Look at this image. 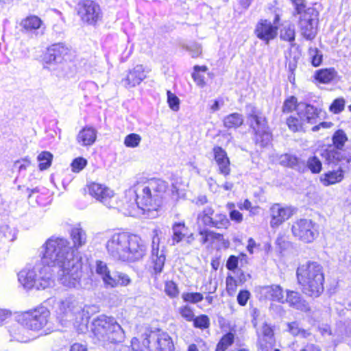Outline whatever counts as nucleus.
<instances>
[{
  "mask_svg": "<svg viewBox=\"0 0 351 351\" xmlns=\"http://www.w3.org/2000/svg\"><path fill=\"white\" fill-rule=\"evenodd\" d=\"M295 6L294 16L298 19V25L302 31V34L306 38L307 32V8L306 0H292Z\"/></svg>",
  "mask_w": 351,
  "mask_h": 351,
  "instance_id": "obj_18",
  "label": "nucleus"
},
{
  "mask_svg": "<svg viewBox=\"0 0 351 351\" xmlns=\"http://www.w3.org/2000/svg\"><path fill=\"white\" fill-rule=\"evenodd\" d=\"M97 130L92 127H85L81 130L77 137V142L82 146H90L96 141Z\"/></svg>",
  "mask_w": 351,
  "mask_h": 351,
  "instance_id": "obj_20",
  "label": "nucleus"
},
{
  "mask_svg": "<svg viewBox=\"0 0 351 351\" xmlns=\"http://www.w3.org/2000/svg\"><path fill=\"white\" fill-rule=\"evenodd\" d=\"M311 228H308V242L315 240L319 236V226L310 221Z\"/></svg>",
  "mask_w": 351,
  "mask_h": 351,
  "instance_id": "obj_58",
  "label": "nucleus"
},
{
  "mask_svg": "<svg viewBox=\"0 0 351 351\" xmlns=\"http://www.w3.org/2000/svg\"><path fill=\"white\" fill-rule=\"evenodd\" d=\"M141 141L140 135L134 133L130 134L125 137L124 144L128 147H136Z\"/></svg>",
  "mask_w": 351,
  "mask_h": 351,
  "instance_id": "obj_45",
  "label": "nucleus"
},
{
  "mask_svg": "<svg viewBox=\"0 0 351 351\" xmlns=\"http://www.w3.org/2000/svg\"><path fill=\"white\" fill-rule=\"evenodd\" d=\"M345 100L343 98H338L334 100L330 106V110L332 112L337 114L344 109Z\"/></svg>",
  "mask_w": 351,
  "mask_h": 351,
  "instance_id": "obj_54",
  "label": "nucleus"
},
{
  "mask_svg": "<svg viewBox=\"0 0 351 351\" xmlns=\"http://www.w3.org/2000/svg\"><path fill=\"white\" fill-rule=\"evenodd\" d=\"M146 77L144 72V68L142 65H136L133 69L130 70L125 78L121 80L124 87L131 88L141 82Z\"/></svg>",
  "mask_w": 351,
  "mask_h": 351,
  "instance_id": "obj_17",
  "label": "nucleus"
},
{
  "mask_svg": "<svg viewBox=\"0 0 351 351\" xmlns=\"http://www.w3.org/2000/svg\"><path fill=\"white\" fill-rule=\"evenodd\" d=\"M89 194L108 208L114 207V193L109 187L99 183H92L88 186Z\"/></svg>",
  "mask_w": 351,
  "mask_h": 351,
  "instance_id": "obj_11",
  "label": "nucleus"
},
{
  "mask_svg": "<svg viewBox=\"0 0 351 351\" xmlns=\"http://www.w3.org/2000/svg\"><path fill=\"white\" fill-rule=\"evenodd\" d=\"M165 291L171 298H176L179 293L177 285L173 281L166 282Z\"/></svg>",
  "mask_w": 351,
  "mask_h": 351,
  "instance_id": "obj_50",
  "label": "nucleus"
},
{
  "mask_svg": "<svg viewBox=\"0 0 351 351\" xmlns=\"http://www.w3.org/2000/svg\"><path fill=\"white\" fill-rule=\"evenodd\" d=\"M295 212L296 208L293 206H282L280 204H273L269 209L271 227L273 228L278 227L293 216Z\"/></svg>",
  "mask_w": 351,
  "mask_h": 351,
  "instance_id": "obj_12",
  "label": "nucleus"
},
{
  "mask_svg": "<svg viewBox=\"0 0 351 351\" xmlns=\"http://www.w3.org/2000/svg\"><path fill=\"white\" fill-rule=\"evenodd\" d=\"M285 302L289 303L290 306L298 309H302L304 306L300 294L293 291H287V297L285 298Z\"/></svg>",
  "mask_w": 351,
  "mask_h": 351,
  "instance_id": "obj_37",
  "label": "nucleus"
},
{
  "mask_svg": "<svg viewBox=\"0 0 351 351\" xmlns=\"http://www.w3.org/2000/svg\"><path fill=\"white\" fill-rule=\"evenodd\" d=\"M293 110H296L298 112L307 111V104L300 103L297 104V99L292 96L285 101L282 111L288 113Z\"/></svg>",
  "mask_w": 351,
  "mask_h": 351,
  "instance_id": "obj_28",
  "label": "nucleus"
},
{
  "mask_svg": "<svg viewBox=\"0 0 351 351\" xmlns=\"http://www.w3.org/2000/svg\"><path fill=\"white\" fill-rule=\"evenodd\" d=\"M297 278L299 284L305 287L307 283V271L304 266L299 267L297 270Z\"/></svg>",
  "mask_w": 351,
  "mask_h": 351,
  "instance_id": "obj_56",
  "label": "nucleus"
},
{
  "mask_svg": "<svg viewBox=\"0 0 351 351\" xmlns=\"http://www.w3.org/2000/svg\"><path fill=\"white\" fill-rule=\"evenodd\" d=\"M298 117H290L287 121L289 128L293 132L298 131L307 122V111L298 112Z\"/></svg>",
  "mask_w": 351,
  "mask_h": 351,
  "instance_id": "obj_27",
  "label": "nucleus"
},
{
  "mask_svg": "<svg viewBox=\"0 0 351 351\" xmlns=\"http://www.w3.org/2000/svg\"><path fill=\"white\" fill-rule=\"evenodd\" d=\"M49 316L50 312L46 307L39 306L24 313L19 322L27 329L38 331L47 325Z\"/></svg>",
  "mask_w": 351,
  "mask_h": 351,
  "instance_id": "obj_6",
  "label": "nucleus"
},
{
  "mask_svg": "<svg viewBox=\"0 0 351 351\" xmlns=\"http://www.w3.org/2000/svg\"><path fill=\"white\" fill-rule=\"evenodd\" d=\"M95 271L97 274H98L101 278L104 285L108 287V281L110 278H112V275L110 274V271L107 266V264L102 261H96Z\"/></svg>",
  "mask_w": 351,
  "mask_h": 351,
  "instance_id": "obj_32",
  "label": "nucleus"
},
{
  "mask_svg": "<svg viewBox=\"0 0 351 351\" xmlns=\"http://www.w3.org/2000/svg\"><path fill=\"white\" fill-rule=\"evenodd\" d=\"M179 313L181 316L186 321H192L194 319V313L193 309L189 306H184L179 308Z\"/></svg>",
  "mask_w": 351,
  "mask_h": 351,
  "instance_id": "obj_55",
  "label": "nucleus"
},
{
  "mask_svg": "<svg viewBox=\"0 0 351 351\" xmlns=\"http://www.w3.org/2000/svg\"><path fill=\"white\" fill-rule=\"evenodd\" d=\"M70 351H87V346L82 343H73L70 346Z\"/></svg>",
  "mask_w": 351,
  "mask_h": 351,
  "instance_id": "obj_63",
  "label": "nucleus"
},
{
  "mask_svg": "<svg viewBox=\"0 0 351 351\" xmlns=\"http://www.w3.org/2000/svg\"><path fill=\"white\" fill-rule=\"evenodd\" d=\"M308 55L312 57L311 64L314 66H318L322 62V54L317 49L308 50Z\"/></svg>",
  "mask_w": 351,
  "mask_h": 351,
  "instance_id": "obj_52",
  "label": "nucleus"
},
{
  "mask_svg": "<svg viewBox=\"0 0 351 351\" xmlns=\"http://www.w3.org/2000/svg\"><path fill=\"white\" fill-rule=\"evenodd\" d=\"M324 275L322 266L308 263V296L317 298L324 291Z\"/></svg>",
  "mask_w": 351,
  "mask_h": 351,
  "instance_id": "obj_10",
  "label": "nucleus"
},
{
  "mask_svg": "<svg viewBox=\"0 0 351 351\" xmlns=\"http://www.w3.org/2000/svg\"><path fill=\"white\" fill-rule=\"evenodd\" d=\"M70 234L73 243L72 249L75 248L77 250L86 243L87 237L86 232L80 226L72 228Z\"/></svg>",
  "mask_w": 351,
  "mask_h": 351,
  "instance_id": "obj_23",
  "label": "nucleus"
},
{
  "mask_svg": "<svg viewBox=\"0 0 351 351\" xmlns=\"http://www.w3.org/2000/svg\"><path fill=\"white\" fill-rule=\"evenodd\" d=\"M322 169V164L321 161L317 158L313 157L308 159V169L313 173H318Z\"/></svg>",
  "mask_w": 351,
  "mask_h": 351,
  "instance_id": "obj_51",
  "label": "nucleus"
},
{
  "mask_svg": "<svg viewBox=\"0 0 351 351\" xmlns=\"http://www.w3.org/2000/svg\"><path fill=\"white\" fill-rule=\"evenodd\" d=\"M279 160L280 165L291 167L299 171L304 172L307 167V165L304 161H301L297 157L289 154L281 155Z\"/></svg>",
  "mask_w": 351,
  "mask_h": 351,
  "instance_id": "obj_21",
  "label": "nucleus"
},
{
  "mask_svg": "<svg viewBox=\"0 0 351 351\" xmlns=\"http://www.w3.org/2000/svg\"><path fill=\"white\" fill-rule=\"evenodd\" d=\"M197 223L209 228L217 229L228 228L230 221L225 214L215 213L210 206H206L197 214Z\"/></svg>",
  "mask_w": 351,
  "mask_h": 351,
  "instance_id": "obj_7",
  "label": "nucleus"
},
{
  "mask_svg": "<svg viewBox=\"0 0 351 351\" xmlns=\"http://www.w3.org/2000/svg\"><path fill=\"white\" fill-rule=\"evenodd\" d=\"M238 264L239 258L234 255H231L227 261L226 267L230 271H234L237 268Z\"/></svg>",
  "mask_w": 351,
  "mask_h": 351,
  "instance_id": "obj_60",
  "label": "nucleus"
},
{
  "mask_svg": "<svg viewBox=\"0 0 351 351\" xmlns=\"http://www.w3.org/2000/svg\"><path fill=\"white\" fill-rule=\"evenodd\" d=\"M53 269L37 265L32 269H24L18 274L19 281L27 289H45L54 283Z\"/></svg>",
  "mask_w": 351,
  "mask_h": 351,
  "instance_id": "obj_5",
  "label": "nucleus"
},
{
  "mask_svg": "<svg viewBox=\"0 0 351 351\" xmlns=\"http://www.w3.org/2000/svg\"><path fill=\"white\" fill-rule=\"evenodd\" d=\"M82 304L74 296H69L61 302L58 318L62 326L73 322L82 311Z\"/></svg>",
  "mask_w": 351,
  "mask_h": 351,
  "instance_id": "obj_9",
  "label": "nucleus"
},
{
  "mask_svg": "<svg viewBox=\"0 0 351 351\" xmlns=\"http://www.w3.org/2000/svg\"><path fill=\"white\" fill-rule=\"evenodd\" d=\"M186 49L191 53L193 58L198 57L202 53V47L198 44H194L190 47H187Z\"/></svg>",
  "mask_w": 351,
  "mask_h": 351,
  "instance_id": "obj_61",
  "label": "nucleus"
},
{
  "mask_svg": "<svg viewBox=\"0 0 351 351\" xmlns=\"http://www.w3.org/2000/svg\"><path fill=\"white\" fill-rule=\"evenodd\" d=\"M308 26L311 27V30L308 29V39H311L315 37L317 33V28L319 23V12L315 8H308Z\"/></svg>",
  "mask_w": 351,
  "mask_h": 351,
  "instance_id": "obj_31",
  "label": "nucleus"
},
{
  "mask_svg": "<svg viewBox=\"0 0 351 351\" xmlns=\"http://www.w3.org/2000/svg\"><path fill=\"white\" fill-rule=\"evenodd\" d=\"M249 108L250 111L248 114L247 119L250 126L254 133L259 132L263 129H268L266 118L262 116L255 107L250 106Z\"/></svg>",
  "mask_w": 351,
  "mask_h": 351,
  "instance_id": "obj_19",
  "label": "nucleus"
},
{
  "mask_svg": "<svg viewBox=\"0 0 351 351\" xmlns=\"http://www.w3.org/2000/svg\"><path fill=\"white\" fill-rule=\"evenodd\" d=\"M234 342V335L228 332L223 336L217 346L215 351H225Z\"/></svg>",
  "mask_w": 351,
  "mask_h": 351,
  "instance_id": "obj_43",
  "label": "nucleus"
},
{
  "mask_svg": "<svg viewBox=\"0 0 351 351\" xmlns=\"http://www.w3.org/2000/svg\"><path fill=\"white\" fill-rule=\"evenodd\" d=\"M237 287L235 279L232 276H228L226 278V289L229 292L230 291H234Z\"/></svg>",
  "mask_w": 351,
  "mask_h": 351,
  "instance_id": "obj_62",
  "label": "nucleus"
},
{
  "mask_svg": "<svg viewBox=\"0 0 351 351\" xmlns=\"http://www.w3.org/2000/svg\"><path fill=\"white\" fill-rule=\"evenodd\" d=\"M293 235L301 240H306L307 238V221L301 219L296 221L292 226Z\"/></svg>",
  "mask_w": 351,
  "mask_h": 351,
  "instance_id": "obj_29",
  "label": "nucleus"
},
{
  "mask_svg": "<svg viewBox=\"0 0 351 351\" xmlns=\"http://www.w3.org/2000/svg\"><path fill=\"white\" fill-rule=\"evenodd\" d=\"M37 159L40 162L39 169L42 171L45 170L51 166L53 155L47 151L42 152L38 156Z\"/></svg>",
  "mask_w": 351,
  "mask_h": 351,
  "instance_id": "obj_42",
  "label": "nucleus"
},
{
  "mask_svg": "<svg viewBox=\"0 0 351 351\" xmlns=\"http://www.w3.org/2000/svg\"><path fill=\"white\" fill-rule=\"evenodd\" d=\"M256 36L268 43L277 36V27L267 20H261L255 29Z\"/></svg>",
  "mask_w": 351,
  "mask_h": 351,
  "instance_id": "obj_16",
  "label": "nucleus"
},
{
  "mask_svg": "<svg viewBox=\"0 0 351 351\" xmlns=\"http://www.w3.org/2000/svg\"><path fill=\"white\" fill-rule=\"evenodd\" d=\"M258 346L263 351H269L273 349L275 343L274 331L267 323H264L261 328L257 330Z\"/></svg>",
  "mask_w": 351,
  "mask_h": 351,
  "instance_id": "obj_14",
  "label": "nucleus"
},
{
  "mask_svg": "<svg viewBox=\"0 0 351 351\" xmlns=\"http://www.w3.org/2000/svg\"><path fill=\"white\" fill-rule=\"evenodd\" d=\"M91 330L94 336L104 346L107 343H117L124 338V332L121 326L113 317L101 315L94 319Z\"/></svg>",
  "mask_w": 351,
  "mask_h": 351,
  "instance_id": "obj_4",
  "label": "nucleus"
},
{
  "mask_svg": "<svg viewBox=\"0 0 351 351\" xmlns=\"http://www.w3.org/2000/svg\"><path fill=\"white\" fill-rule=\"evenodd\" d=\"M263 289L265 290L266 293L268 294L272 300L285 303L283 290L280 285H272L271 286H266Z\"/></svg>",
  "mask_w": 351,
  "mask_h": 351,
  "instance_id": "obj_30",
  "label": "nucleus"
},
{
  "mask_svg": "<svg viewBox=\"0 0 351 351\" xmlns=\"http://www.w3.org/2000/svg\"><path fill=\"white\" fill-rule=\"evenodd\" d=\"M199 234L201 236L200 242L202 245L215 240H220L222 235L208 229L199 230Z\"/></svg>",
  "mask_w": 351,
  "mask_h": 351,
  "instance_id": "obj_38",
  "label": "nucleus"
},
{
  "mask_svg": "<svg viewBox=\"0 0 351 351\" xmlns=\"http://www.w3.org/2000/svg\"><path fill=\"white\" fill-rule=\"evenodd\" d=\"M213 152L219 173L224 176H228L230 173V162L225 149L219 146H215Z\"/></svg>",
  "mask_w": 351,
  "mask_h": 351,
  "instance_id": "obj_15",
  "label": "nucleus"
},
{
  "mask_svg": "<svg viewBox=\"0 0 351 351\" xmlns=\"http://www.w3.org/2000/svg\"><path fill=\"white\" fill-rule=\"evenodd\" d=\"M42 24V21L36 16H29L23 19L21 25L28 32L38 29Z\"/></svg>",
  "mask_w": 351,
  "mask_h": 351,
  "instance_id": "obj_33",
  "label": "nucleus"
},
{
  "mask_svg": "<svg viewBox=\"0 0 351 351\" xmlns=\"http://www.w3.org/2000/svg\"><path fill=\"white\" fill-rule=\"evenodd\" d=\"M182 298L184 301L193 304L198 303L204 299L203 294L201 293H184Z\"/></svg>",
  "mask_w": 351,
  "mask_h": 351,
  "instance_id": "obj_46",
  "label": "nucleus"
},
{
  "mask_svg": "<svg viewBox=\"0 0 351 351\" xmlns=\"http://www.w3.org/2000/svg\"><path fill=\"white\" fill-rule=\"evenodd\" d=\"M157 343L159 351H172L174 349L173 341L167 333H161L158 335Z\"/></svg>",
  "mask_w": 351,
  "mask_h": 351,
  "instance_id": "obj_34",
  "label": "nucleus"
},
{
  "mask_svg": "<svg viewBox=\"0 0 351 351\" xmlns=\"http://www.w3.org/2000/svg\"><path fill=\"white\" fill-rule=\"evenodd\" d=\"M343 178V172L341 168L322 174L320 181L324 186H329L341 182Z\"/></svg>",
  "mask_w": 351,
  "mask_h": 351,
  "instance_id": "obj_24",
  "label": "nucleus"
},
{
  "mask_svg": "<svg viewBox=\"0 0 351 351\" xmlns=\"http://www.w3.org/2000/svg\"><path fill=\"white\" fill-rule=\"evenodd\" d=\"M230 217L232 221H235L237 223H240L243 220L242 214L237 210H233L230 213Z\"/></svg>",
  "mask_w": 351,
  "mask_h": 351,
  "instance_id": "obj_64",
  "label": "nucleus"
},
{
  "mask_svg": "<svg viewBox=\"0 0 351 351\" xmlns=\"http://www.w3.org/2000/svg\"><path fill=\"white\" fill-rule=\"evenodd\" d=\"M134 192L136 202L139 208L156 210L161 203L166 191V184L160 180L152 179L143 184H138Z\"/></svg>",
  "mask_w": 351,
  "mask_h": 351,
  "instance_id": "obj_3",
  "label": "nucleus"
},
{
  "mask_svg": "<svg viewBox=\"0 0 351 351\" xmlns=\"http://www.w3.org/2000/svg\"><path fill=\"white\" fill-rule=\"evenodd\" d=\"M347 141V135L342 130H338L332 136V143L337 149L341 150Z\"/></svg>",
  "mask_w": 351,
  "mask_h": 351,
  "instance_id": "obj_41",
  "label": "nucleus"
},
{
  "mask_svg": "<svg viewBox=\"0 0 351 351\" xmlns=\"http://www.w3.org/2000/svg\"><path fill=\"white\" fill-rule=\"evenodd\" d=\"M243 115L237 112L231 113L223 119V126L227 129H237L243 125Z\"/></svg>",
  "mask_w": 351,
  "mask_h": 351,
  "instance_id": "obj_26",
  "label": "nucleus"
},
{
  "mask_svg": "<svg viewBox=\"0 0 351 351\" xmlns=\"http://www.w3.org/2000/svg\"><path fill=\"white\" fill-rule=\"evenodd\" d=\"M193 325L199 328H207L210 325V320L207 315H202L193 319Z\"/></svg>",
  "mask_w": 351,
  "mask_h": 351,
  "instance_id": "obj_48",
  "label": "nucleus"
},
{
  "mask_svg": "<svg viewBox=\"0 0 351 351\" xmlns=\"http://www.w3.org/2000/svg\"><path fill=\"white\" fill-rule=\"evenodd\" d=\"M154 233L151 258L154 274L158 275L163 270L166 261V256L164 250L165 247H162V248H160V239L158 236L157 230H155Z\"/></svg>",
  "mask_w": 351,
  "mask_h": 351,
  "instance_id": "obj_13",
  "label": "nucleus"
},
{
  "mask_svg": "<svg viewBox=\"0 0 351 351\" xmlns=\"http://www.w3.org/2000/svg\"><path fill=\"white\" fill-rule=\"evenodd\" d=\"M64 51V49L61 44L53 45L48 49L45 56L44 60L45 62L47 64L61 62L62 60V53Z\"/></svg>",
  "mask_w": 351,
  "mask_h": 351,
  "instance_id": "obj_22",
  "label": "nucleus"
},
{
  "mask_svg": "<svg viewBox=\"0 0 351 351\" xmlns=\"http://www.w3.org/2000/svg\"><path fill=\"white\" fill-rule=\"evenodd\" d=\"M255 134V142L261 147L267 146L271 141V134L268 129H263L259 132Z\"/></svg>",
  "mask_w": 351,
  "mask_h": 351,
  "instance_id": "obj_39",
  "label": "nucleus"
},
{
  "mask_svg": "<svg viewBox=\"0 0 351 351\" xmlns=\"http://www.w3.org/2000/svg\"><path fill=\"white\" fill-rule=\"evenodd\" d=\"M108 254L114 260L135 262L145 254L146 247L142 239L135 234L116 233L106 245Z\"/></svg>",
  "mask_w": 351,
  "mask_h": 351,
  "instance_id": "obj_2",
  "label": "nucleus"
},
{
  "mask_svg": "<svg viewBox=\"0 0 351 351\" xmlns=\"http://www.w3.org/2000/svg\"><path fill=\"white\" fill-rule=\"evenodd\" d=\"M342 154L335 149H332L326 152V160L328 163H336L341 160Z\"/></svg>",
  "mask_w": 351,
  "mask_h": 351,
  "instance_id": "obj_47",
  "label": "nucleus"
},
{
  "mask_svg": "<svg viewBox=\"0 0 351 351\" xmlns=\"http://www.w3.org/2000/svg\"><path fill=\"white\" fill-rule=\"evenodd\" d=\"M131 283L132 280L128 274L121 271H116L113 274L112 278H110L108 287H126L130 285Z\"/></svg>",
  "mask_w": 351,
  "mask_h": 351,
  "instance_id": "obj_25",
  "label": "nucleus"
},
{
  "mask_svg": "<svg viewBox=\"0 0 351 351\" xmlns=\"http://www.w3.org/2000/svg\"><path fill=\"white\" fill-rule=\"evenodd\" d=\"M250 293L247 290L241 291L237 295V302L241 306H245L250 298Z\"/></svg>",
  "mask_w": 351,
  "mask_h": 351,
  "instance_id": "obj_59",
  "label": "nucleus"
},
{
  "mask_svg": "<svg viewBox=\"0 0 351 351\" xmlns=\"http://www.w3.org/2000/svg\"><path fill=\"white\" fill-rule=\"evenodd\" d=\"M42 263L56 272L58 280L64 286L76 287L82 276V263L73 255L67 239L51 237L43 245Z\"/></svg>",
  "mask_w": 351,
  "mask_h": 351,
  "instance_id": "obj_1",
  "label": "nucleus"
},
{
  "mask_svg": "<svg viewBox=\"0 0 351 351\" xmlns=\"http://www.w3.org/2000/svg\"><path fill=\"white\" fill-rule=\"evenodd\" d=\"M280 37L284 40L293 42L295 40V30L292 25H287L280 30Z\"/></svg>",
  "mask_w": 351,
  "mask_h": 351,
  "instance_id": "obj_44",
  "label": "nucleus"
},
{
  "mask_svg": "<svg viewBox=\"0 0 351 351\" xmlns=\"http://www.w3.org/2000/svg\"><path fill=\"white\" fill-rule=\"evenodd\" d=\"M173 245L176 243L180 242L183 238L186 235L188 228L186 227L184 223H176L173 227Z\"/></svg>",
  "mask_w": 351,
  "mask_h": 351,
  "instance_id": "obj_35",
  "label": "nucleus"
},
{
  "mask_svg": "<svg viewBox=\"0 0 351 351\" xmlns=\"http://www.w3.org/2000/svg\"><path fill=\"white\" fill-rule=\"evenodd\" d=\"M289 331L294 336L301 335L304 337L305 331L301 330L299 324L297 322H292L288 324Z\"/></svg>",
  "mask_w": 351,
  "mask_h": 351,
  "instance_id": "obj_57",
  "label": "nucleus"
},
{
  "mask_svg": "<svg viewBox=\"0 0 351 351\" xmlns=\"http://www.w3.org/2000/svg\"><path fill=\"white\" fill-rule=\"evenodd\" d=\"M77 12L81 20L90 25H95L103 17L99 5L91 0L80 1L77 5Z\"/></svg>",
  "mask_w": 351,
  "mask_h": 351,
  "instance_id": "obj_8",
  "label": "nucleus"
},
{
  "mask_svg": "<svg viewBox=\"0 0 351 351\" xmlns=\"http://www.w3.org/2000/svg\"><path fill=\"white\" fill-rule=\"evenodd\" d=\"M87 164V161L82 157H78L73 160L71 163L72 171L79 172L82 170Z\"/></svg>",
  "mask_w": 351,
  "mask_h": 351,
  "instance_id": "obj_53",
  "label": "nucleus"
},
{
  "mask_svg": "<svg viewBox=\"0 0 351 351\" xmlns=\"http://www.w3.org/2000/svg\"><path fill=\"white\" fill-rule=\"evenodd\" d=\"M335 74L334 69H326L316 71L315 78L321 83L326 84L334 79Z\"/></svg>",
  "mask_w": 351,
  "mask_h": 351,
  "instance_id": "obj_36",
  "label": "nucleus"
},
{
  "mask_svg": "<svg viewBox=\"0 0 351 351\" xmlns=\"http://www.w3.org/2000/svg\"><path fill=\"white\" fill-rule=\"evenodd\" d=\"M167 102L169 108L173 111H178L180 108V99L179 98L170 90H167Z\"/></svg>",
  "mask_w": 351,
  "mask_h": 351,
  "instance_id": "obj_49",
  "label": "nucleus"
},
{
  "mask_svg": "<svg viewBox=\"0 0 351 351\" xmlns=\"http://www.w3.org/2000/svg\"><path fill=\"white\" fill-rule=\"evenodd\" d=\"M193 69L194 72L192 74V77L196 84L202 88L205 86L206 82L204 80V76L201 75L199 72H206L208 70V67L206 66L195 65Z\"/></svg>",
  "mask_w": 351,
  "mask_h": 351,
  "instance_id": "obj_40",
  "label": "nucleus"
}]
</instances>
